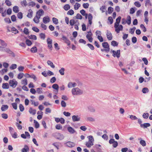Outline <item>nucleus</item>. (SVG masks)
Masks as SVG:
<instances>
[{
    "mask_svg": "<svg viewBox=\"0 0 152 152\" xmlns=\"http://www.w3.org/2000/svg\"><path fill=\"white\" fill-rule=\"evenodd\" d=\"M121 17H118L116 19V22L114 24V27L115 28V31L117 33L120 32V31H122L123 29V26L121 25H119Z\"/></svg>",
    "mask_w": 152,
    "mask_h": 152,
    "instance_id": "f257e3e1",
    "label": "nucleus"
},
{
    "mask_svg": "<svg viewBox=\"0 0 152 152\" xmlns=\"http://www.w3.org/2000/svg\"><path fill=\"white\" fill-rule=\"evenodd\" d=\"M72 93L73 96L80 95L83 94V90L77 87L73 88L72 89Z\"/></svg>",
    "mask_w": 152,
    "mask_h": 152,
    "instance_id": "f03ea898",
    "label": "nucleus"
},
{
    "mask_svg": "<svg viewBox=\"0 0 152 152\" xmlns=\"http://www.w3.org/2000/svg\"><path fill=\"white\" fill-rule=\"evenodd\" d=\"M87 138L88 139V141L86 142V145L87 147L90 148L94 145V139L93 136L91 135L88 136Z\"/></svg>",
    "mask_w": 152,
    "mask_h": 152,
    "instance_id": "7ed1b4c3",
    "label": "nucleus"
},
{
    "mask_svg": "<svg viewBox=\"0 0 152 152\" xmlns=\"http://www.w3.org/2000/svg\"><path fill=\"white\" fill-rule=\"evenodd\" d=\"M9 83L10 86L13 88H15L18 84V82L15 79L10 80L9 81Z\"/></svg>",
    "mask_w": 152,
    "mask_h": 152,
    "instance_id": "20e7f679",
    "label": "nucleus"
},
{
    "mask_svg": "<svg viewBox=\"0 0 152 152\" xmlns=\"http://www.w3.org/2000/svg\"><path fill=\"white\" fill-rule=\"evenodd\" d=\"M55 137L56 139L60 140L63 139L64 137L63 134L58 133H56L55 134Z\"/></svg>",
    "mask_w": 152,
    "mask_h": 152,
    "instance_id": "39448f33",
    "label": "nucleus"
},
{
    "mask_svg": "<svg viewBox=\"0 0 152 152\" xmlns=\"http://www.w3.org/2000/svg\"><path fill=\"white\" fill-rule=\"evenodd\" d=\"M102 47L105 49L106 52H108L110 51V48L109 45L107 42H104L102 44Z\"/></svg>",
    "mask_w": 152,
    "mask_h": 152,
    "instance_id": "423d86ee",
    "label": "nucleus"
},
{
    "mask_svg": "<svg viewBox=\"0 0 152 152\" xmlns=\"http://www.w3.org/2000/svg\"><path fill=\"white\" fill-rule=\"evenodd\" d=\"M47 42L48 44V48L51 50L52 48V40L50 38H48L47 40Z\"/></svg>",
    "mask_w": 152,
    "mask_h": 152,
    "instance_id": "0eeeda50",
    "label": "nucleus"
},
{
    "mask_svg": "<svg viewBox=\"0 0 152 152\" xmlns=\"http://www.w3.org/2000/svg\"><path fill=\"white\" fill-rule=\"evenodd\" d=\"M93 34L91 31L88 32V34L86 35V37L88 40L91 42L93 41V38L92 37Z\"/></svg>",
    "mask_w": 152,
    "mask_h": 152,
    "instance_id": "6e6552de",
    "label": "nucleus"
},
{
    "mask_svg": "<svg viewBox=\"0 0 152 152\" xmlns=\"http://www.w3.org/2000/svg\"><path fill=\"white\" fill-rule=\"evenodd\" d=\"M72 120L73 122H78L80 121L81 118L78 115H73L72 117Z\"/></svg>",
    "mask_w": 152,
    "mask_h": 152,
    "instance_id": "1a4fd4ad",
    "label": "nucleus"
},
{
    "mask_svg": "<svg viewBox=\"0 0 152 152\" xmlns=\"http://www.w3.org/2000/svg\"><path fill=\"white\" fill-rule=\"evenodd\" d=\"M112 52L113 53V56L114 57L116 56L117 58H119L120 57V50H118L116 52L114 50H113Z\"/></svg>",
    "mask_w": 152,
    "mask_h": 152,
    "instance_id": "9d476101",
    "label": "nucleus"
},
{
    "mask_svg": "<svg viewBox=\"0 0 152 152\" xmlns=\"http://www.w3.org/2000/svg\"><path fill=\"white\" fill-rule=\"evenodd\" d=\"M65 144L66 146L70 148L74 147L75 145V144L74 142L70 141L66 142Z\"/></svg>",
    "mask_w": 152,
    "mask_h": 152,
    "instance_id": "9b49d317",
    "label": "nucleus"
},
{
    "mask_svg": "<svg viewBox=\"0 0 152 152\" xmlns=\"http://www.w3.org/2000/svg\"><path fill=\"white\" fill-rule=\"evenodd\" d=\"M44 14V11L42 10H39V11L37 12L36 15L38 17L40 18V17L43 15Z\"/></svg>",
    "mask_w": 152,
    "mask_h": 152,
    "instance_id": "f8f14e48",
    "label": "nucleus"
},
{
    "mask_svg": "<svg viewBox=\"0 0 152 152\" xmlns=\"http://www.w3.org/2000/svg\"><path fill=\"white\" fill-rule=\"evenodd\" d=\"M88 24L91 25L92 23V20L93 19V16L92 14L91 13H89L88 15Z\"/></svg>",
    "mask_w": 152,
    "mask_h": 152,
    "instance_id": "ddd939ff",
    "label": "nucleus"
},
{
    "mask_svg": "<svg viewBox=\"0 0 152 152\" xmlns=\"http://www.w3.org/2000/svg\"><path fill=\"white\" fill-rule=\"evenodd\" d=\"M107 32L106 35L107 39L109 40H112L113 38V36L111 33L108 31H107Z\"/></svg>",
    "mask_w": 152,
    "mask_h": 152,
    "instance_id": "4468645a",
    "label": "nucleus"
},
{
    "mask_svg": "<svg viewBox=\"0 0 152 152\" xmlns=\"http://www.w3.org/2000/svg\"><path fill=\"white\" fill-rule=\"evenodd\" d=\"M67 130L70 134H73L76 132L75 130L71 126L68 127H67Z\"/></svg>",
    "mask_w": 152,
    "mask_h": 152,
    "instance_id": "2eb2a0df",
    "label": "nucleus"
},
{
    "mask_svg": "<svg viewBox=\"0 0 152 152\" xmlns=\"http://www.w3.org/2000/svg\"><path fill=\"white\" fill-rule=\"evenodd\" d=\"M77 85V84L75 82H70L68 84V87L69 88H71L72 87H74Z\"/></svg>",
    "mask_w": 152,
    "mask_h": 152,
    "instance_id": "dca6fc26",
    "label": "nucleus"
},
{
    "mask_svg": "<svg viewBox=\"0 0 152 152\" xmlns=\"http://www.w3.org/2000/svg\"><path fill=\"white\" fill-rule=\"evenodd\" d=\"M50 18L48 16L44 17L43 19V22L44 23H47L49 22Z\"/></svg>",
    "mask_w": 152,
    "mask_h": 152,
    "instance_id": "f3484780",
    "label": "nucleus"
},
{
    "mask_svg": "<svg viewBox=\"0 0 152 152\" xmlns=\"http://www.w3.org/2000/svg\"><path fill=\"white\" fill-rule=\"evenodd\" d=\"M33 14V11L31 9H29L28 10V14L27 15V17L31 18H32Z\"/></svg>",
    "mask_w": 152,
    "mask_h": 152,
    "instance_id": "a211bd4d",
    "label": "nucleus"
},
{
    "mask_svg": "<svg viewBox=\"0 0 152 152\" xmlns=\"http://www.w3.org/2000/svg\"><path fill=\"white\" fill-rule=\"evenodd\" d=\"M29 151L28 147L27 145H25L24 148L21 150L22 152H27Z\"/></svg>",
    "mask_w": 152,
    "mask_h": 152,
    "instance_id": "6ab92c4d",
    "label": "nucleus"
},
{
    "mask_svg": "<svg viewBox=\"0 0 152 152\" xmlns=\"http://www.w3.org/2000/svg\"><path fill=\"white\" fill-rule=\"evenodd\" d=\"M62 37L63 40L68 45H70V42L65 36H62Z\"/></svg>",
    "mask_w": 152,
    "mask_h": 152,
    "instance_id": "aec40b11",
    "label": "nucleus"
},
{
    "mask_svg": "<svg viewBox=\"0 0 152 152\" xmlns=\"http://www.w3.org/2000/svg\"><path fill=\"white\" fill-rule=\"evenodd\" d=\"M138 140H140V143L142 146H145L146 145V143L145 141L142 140L141 138H139Z\"/></svg>",
    "mask_w": 152,
    "mask_h": 152,
    "instance_id": "412c9836",
    "label": "nucleus"
},
{
    "mask_svg": "<svg viewBox=\"0 0 152 152\" xmlns=\"http://www.w3.org/2000/svg\"><path fill=\"white\" fill-rule=\"evenodd\" d=\"M8 106L7 105H3L1 107V110L3 111H5L8 108Z\"/></svg>",
    "mask_w": 152,
    "mask_h": 152,
    "instance_id": "4be33fe9",
    "label": "nucleus"
},
{
    "mask_svg": "<svg viewBox=\"0 0 152 152\" xmlns=\"http://www.w3.org/2000/svg\"><path fill=\"white\" fill-rule=\"evenodd\" d=\"M47 63L50 66L51 68H54L55 67L54 65L53 64L52 62L50 60H48L47 61Z\"/></svg>",
    "mask_w": 152,
    "mask_h": 152,
    "instance_id": "5701e85b",
    "label": "nucleus"
},
{
    "mask_svg": "<svg viewBox=\"0 0 152 152\" xmlns=\"http://www.w3.org/2000/svg\"><path fill=\"white\" fill-rule=\"evenodd\" d=\"M4 51H5L7 53L10 54H13V56H14V54L13 52L11 51L9 48H4Z\"/></svg>",
    "mask_w": 152,
    "mask_h": 152,
    "instance_id": "b1692460",
    "label": "nucleus"
},
{
    "mask_svg": "<svg viewBox=\"0 0 152 152\" xmlns=\"http://www.w3.org/2000/svg\"><path fill=\"white\" fill-rule=\"evenodd\" d=\"M2 88L4 89H8L9 86L7 83H3L2 85Z\"/></svg>",
    "mask_w": 152,
    "mask_h": 152,
    "instance_id": "393cba45",
    "label": "nucleus"
},
{
    "mask_svg": "<svg viewBox=\"0 0 152 152\" xmlns=\"http://www.w3.org/2000/svg\"><path fill=\"white\" fill-rule=\"evenodd\" d=\"M40 18L39 17H38L36 15V16L34 17L33 19L34 21L36 23H38L39 22V19Z\"/></svg>",
    "mask_w": 152,
    "mask_h": 152,
    "instance_id": "a878e982",
    "label": "nucleus"
},
{
    "mask_svg": "<svg viewBox=\"0 0 152 152\" xmlns=\"http://www.w3.org/2000/svg\"><path fill=\"white\" fill-rule=\"evenodd\" d=\"M29 112L30 114L33 115H34L36 113V111L35 110L31 108H30L29 110Z\"/></svg>",
    "mask_w": 152,
    "mask_h": 152,
    "instance_id": "bb28decb",
    "label": "nucleus"
},
{
    "mask_svg": "<svg viewBox=\"0 0 152 152\" xmlns=\"http://www.w3.org/2000/svg\"><path fill=\"white\" fill-rule=\"evenodd\" d=\"M131 18L130 16L129 15L128 16L126 20V22L128 25H130L131 23Z\"/></svg>",
    "mask_w": 152,
    "mask_h": 152,
    "instance_id": "cd10ccee",
    "label": "nucleus"
},
{
    "mask_svg": "<svg viewBox=\"0 0 152 152\" xmlns=\"http://www.w3.org/2000/svg\"><path fill=\"white\" fill-rule=\"evenodd\" d=\"M89 110L91 112L94 113L95 112V109L93 107L89 106L88 107Z\"/></svg>",
    "mask_w": 152,
    "mask_h": 152,
    "instance_id": "c85d7f7f",
    "label": "nucleus"
},
{
    "mask_svg": "<svg viewBox=\"0 0 152 152\" xmlns=\"http://www.w3.org/2000/svg\"><path fill=\"white\" fill-rule=\"evenodd\" d=\"M27 80L26 78L22 80L21 81V83L22 84L24 85H26L27 84Z\"/></svg>",
    "mask_w": 152,
    "mask_h": 152,
    "instance_id": "c756f323",
    "label": "nucleus"
},
{
    "mask_svg": "<svg viewBox=\"0 0 152 152\" xmlns=\"http://www.w3.org/2000/svg\"><path fill=\"white\" fill-rule=\"evenodd\" d=\"M150 126V124L148 123H146L143 124H141L140 126L141 127L147 128L148 127H149Z\"/></svg>",
    "mask_w": 152,
    "mask_h": 152,
    "instance_id": "7c9ffc66",
    "label": "nucleus"
},
{
    "mask_svg": "<svg viewBox=\"0 0 152 152\" xmlns=\"http://www.w3.org/2000/svg\"><path fill=\"white\" fill-rule=\"evenodd\" d=\"M52 87L54 89L56 90L57 91H58L59 86L58 84H54L53 85Z\"/></svg>",
    "mask_w": 152,
    "mask_h": 152,
    "instance_id": "2f4dec72",
    "label": "nucleus"
},
{
    "mask_svg": "<svg viewBox=\"0 0 152 152\" xmlns=\"http://www.w3.org/2000/svg\"><path fill=\"white\" fill-rule=\"evenodd\" d=\"M13 10L15 12L17 13L19 11V7L17 6H15L13 8Z\"/></svg>",
    "mask_w": 152,
    "mask_h": 152,
    "instance_id": "473e14b6",
    "label": "nucleus"
},
{
    "mask_svg": "<svg viewBox=\"0 0 152 152\" xmlns=\"http://www.w3.org/2000/svg\"><path fill=\"white\" fill-rule=\"evenodd\" d=\"M142 92L144 94H145L149 92V90L147 88L145 87L142 89Z\"/></svg>",
    "mask_w": 152,
    "mask_h": 152,
    "instance_id": "72a5a7b5",
    "label": "nucleus"
},
{
    "mask_svg": "<svg viewBox=\"0 0 152 152\" xmlns=\"http://www.w3.org/2000/svg\"><path fill=\"white\" fill-rule=\"evenodd\" d=\"M37 48L36 47H33L31 49V51L32 53H35L37 51Z\"/></svg>",
    "mask_w": 152,
    "mask_h": 152,
    "instance_id": "f704fd0d",
    "label": "nucleus"
},
{
    "mask_svg": "<svg viewBox=\"0 0 152 152\" xmlns=\"http://www.w3.org/2000/svg\"><path fill=\"white\" fill-rule=\"evenodd\" d=\"M70 6L68 4L65 5L64 7V9L65 10L67 11L70 9Z\"/></svg>",
    "mask_w": 152,
    "mask_h": 152,
    "instance_id": "c9c22d12",
    "label": "nucleus"
},
{
    "mask_svg": "<svg viewBox=\"0 0 152 152\" xmlns=\"http://www.w3.org/2000/svg\"><path fill=\"white\" fill-rule=\"evenodd\" d=\"M11 31L12 33L16 34L18 33V31L15 28L13 27L12 28Z\"/></svg>",
    "mask_w": 152,
    "mask_h": 152,
    "instance_id": "e433bc0d",
    "label": "nucleus"
},
{
    "mask_svg": "<svg viewBox=\"0 0 152 152\" xmlns=\"http://www.w3.org/2000/svg\"><path fill=\"white\" fill-rule=\"evenodd\" d=\"M65 69L64 68H62L59 71V72L61 75H64V71Z\"/></svg>",
    "mask_w": 152,
    "mask_h": 152,
    "instance_id": "4c0bfd02",
    "label": "nucleus"
},
{
    "mask_svg": "<svg viewBox=\"0 0 152 152\" xmlns=\"http://www.w3.org/2000/svg\"><path fill=\"white\" fill-rule=\"evenodd\" d=\"M52 20L53 23L55 24H57L58 23V19L56 18H53Z\"/></svg>",
    "mask_w": 152,
    "mask_h": 152,
    "instance_id": "58836bf2",
    "label": "nucleus"
},
{
    "mask_svg": "<svg viewBox=\"0 0 152 152\" xmlns=\"http://www.w3.org/2000/svg\"><path fill=\"white\" fill-rule=\"evenodd\" d=\"M0 44L3 46H6L7 44L3 40L0 39Z\"/></svg>",
    "mask_w": 152,
    "mask_h": 152,
    "instance_id": "ea45409f",
    "label": "nucleus"
},
{
    "mask_svg": "<svg viewBox=\"0 0 152 152\" xmlns=\"http://www.w3.org/2000/svg\"><path fill=\"white\" fill-rule=\"evenodd\" d=\"M2 118L4 119H7L8 118V115L7 114L5 113H3L1 114Z\"/></svg>",
    "mask_w": 152,
    "mask_h": 152,
    "instance_id": "a19ab883",
    "label": "nucleus"
},
{
    "mask_svg": "<svg viewBox=\"0 0 152 152\" xmlns=\"http://www.w3.org/2000/svg\"><path fill=\"white\" fill-rule=\"evenodd\" d=\"M80 6V4L78 3H76L74 5V9L75 10H77Z\"/></svg>",
    "mask_w": 152,
    "mask_h": 152,
    "instance_id": "79ce46f5",
    "label": "nucleus"
},
{
    "mask_svg": "<svg viewBox=\"0 0 152 152\" xmlns=\"http://www.w3.org/2000/svg\"><path fill=\"white\" fill-rule=\"evenodd\" d=\"M149 114L148 113H144L142 115V117L144 118L147 119L149 116Z\"/></svg>",
    "mask_w": 152,
    "mask_h": 152,
    "instance_id": "37998d69",
    "label": "nucleus"
},
{
    "mask_svg": "<svg viewBox=\"0 0 152 152\" xmlns=\"http://www.w3.org/2000/svg\"><path fill=\"white\" fill-rule=\"evenodd\" d=\"M29 38L31 39L36 40L37 39L36 36L35 35H31L29 36Z\"/></svg>",
    "mask_w": 152,
    "mask_h": 152,
    "instance_id": "c03bdc74",
    "label": "nucleus"
},
{
    "mask_svg": "<svg viewBox=\"0 0 152 152\" xmlns=\"http://www.w3.org/2000/svg\"><path fill=\"white\" fill-rule=\"evenodd\" d=\"M74 11L72 10H69L67 12V14L70 15H73L74 14Z\"/></svg>",
    "mask_w": 152,
    "mask_h": 152,
    "instance_id": "a18cd8bd",
    "label": "nucleus"
},
{
    "mask_svg": "<svg viewBox=\"0 0 152 152\" xmlns=\"http://www.w3.org/2000/svg\"><path fill=\"white\" fill-rule=\"evenodd\" d=\"M21 5L22 6H27V2L26 0H23L20 2Z\"/></svg>",
    "mask_w": 152,
    "mask_h": 152,
    "instance_id": "49530a36",
    "label": "nucleus"
},
{
    "mask_svg": "<svg viewBox=\"0 0 152 152\" xmlns=\"http://www.w3.org/2000/svg\"><path fill=\"white\" fill-rule=\"evenodd\" d=\"M145 6H146L147 5H149L150 6H152V4L150 0H145Z\"/></svg>",
    "mask_w": 152,
    "mask_h": 152,
    "instance_id": "de8ad7c7",
    "label": "nucleus"
},
{
    "mask_svg": "<svg viewBox=\"0 0 152 152\" xmlns=\"http://www.w3.org/2000/svg\"><path fill=\"white\" fill-rule=\"evenodd\" d=\"M17 16L18 18L21 19L23 18V14L21 12H18L17 14Z\"/></svg>",
    "mask_w": 152,
    "mask_h": 152,
    "instance_id": "09e8293b",
    "label": "nucleus"
},
{
    "mask_svg": "<svg viewBox=\"0 0 152 152\" xmlns=\"http://www.w3.org/2000/svg\"><path fill=\"white\" fill-rule=\"evenodd\" d=\"M24 76V74L22 73H20L18 75V78L20 79L22 78Z\"/></svg>",
    "mask_w": 152,
    "mask_h": 152,
    "instance_id": "8fccbe9b",
    "label": "nucleus"
},
{
    "mask_svg": "<svg viewBox=\"0 0 152 152\" xmlns=\"http://www.w3.org/2000/svg\"><path fill=\"white\" fill-rule=\"evenodd\" d=\"M111 45L114 46H117L118 43L115 41H113L111 42Z\"/></svg>",
    "mask_w": 152,
    "mask_h": 152,
    "instance_id": "3c124183",
    "label": "nucleus"
},
{
    "mask_svg": "<svg viewBox=\"0 0 152 152\" xmlns=\"http://www.w3.org/2000/svg\"><path fill=\"white\" fill-rule=\"evenodd\" d=\"M34 123L35 124V126L36 128H38L39 127V123L36 120H34Z\"/></svg>",
    "mask_w": 152,
    "mask_h": 152,
    "instance_id": "603ef678",
    "label": "nucleus"
},
{
    "mask_svg": "<svg viewBox=\"0 0 152 152\" xmlns=\"http://www.w3.org/2000/svg\"><path fill=\"white\" fill-rule=\"evenodd\" d=\"M26 43L27 45L28 46H31L32 44L31 41L28 39H27L26 40Z\"/></svg>",
    "mask_w": 152,
    "mask_h": 152,
    "instance_id": "864d4df0",
    "label": "nucleus"
},
{
    "mask_svg": "<svg viewBox=\"0 0 152 152\" xmlns=\"http://www.w3.org/2000/svg\"><path fill=\"white\" fill-rule=\"evenodd\" d=\"M76 18L77 19L81 20L82 18V16L80 14L78 13L76 16Z\"/></svg>",
    "mask_w": 152,
    "mask_h": 152,
    "instance_id": "5fc2aeb1",
    "label": "nucleus"
},
{
    "mask_svg": "<svg viewBox=\"0 0 152 152\" xmlns=\"http://www.w3.org/2000/svg\"><path fill=\"white\" fill-rule=\"evenodd\" d=\"M140 27L143 32H145L146 31V28L143 24H141L140 26Z\"/></svg>",
    "mask_w": 152,
    "mask_h": 152,
    "instance_id": "6e6d98bb",
    "label": "nucleus"
},
{
    "mask_svg": "<svg viewBox=\"0 0 152 152\" xmlns=\"http://www.w3.org/2000/svg\"><path fill=\"white\" fill-rule=\"evenodd\" d=\"M61 105L62 107H65L66 106V103L63 100L61 102Z\"/></svg>",
    "mask_w": 152,
    "mask_h": 152,
    "instance_id": "4d7b16f0",
    "label": "nucleus"
},
{
    "mask_svg": "<svg viewBox=\"0 0 152 152\" xmlns=\"http://www.w3.org/2000/svg\"><path fill=\"white\" fill-rule=\"evenodd\" d=\"M83 6L84 8H88L89 7V4L88 3H84L83 5Z\"/></svg>",
    "mask_w": 152,
    "mask_h": 152,
    "instance_id": "13d9d810",
    "label": "nucleus"
},
{
    "mask_svg": "<svg viewBox=\"0 0 152 152\" xmlns=\"http://www.w3.org/2000/svg\"><path fill=\"white\" fill-rule=\"evenodd\" d=\"M17 68V65L15 64H13L11 65L10 68L12 69H14Z\"/></svg>",
    "mask_w": 152,
    "mask_h": 152,
    "instance_id": "bf43d9fd",
    "label": "nucleus"
},
{
    "mask_svg": "<svg viewBox=\"0 0 152 152\" xmlns=\"http://www.w3.org/2000/svg\"><path fill=\"white\" fill-rule=\"evenodd\" d=\"M129 118L132 120H135L137 119V118L136 116L133 115H130Z\"/></svg>",
    "mask_w": 152,
    "mask_h": 152,
    "instance_id": "052dcab7",
    "label": "nucleus"
},
{
    "mask_svg": "<svg viewBox=\"0 0 152 152\" xmlns=\"http://www.w3.org/2000/svg\"><path fill=\"white\" fill-rule=\"evenodd\" d=\"M142 60L144 61L145 65H147L148 64V61L146 58H142Z\"/></svg>",
    "mask_w": 152,
    "mask_h": 152,
    "instance_id": "680f3d73",
    "label": "nucleus"
},
{
    "mask_svg": "<svg viewBox=\"0 0 152 152\" xmlns=\"http://www.w3.org/2000/svg\"><path fill=\"white\" fill-rule=\"evenodd\" d=\"M12 137L14 138H16L17 137V133L15 132L14 133H11Z\"/></svg>",
    "mask_w": 152,
    "mask_h": 152,
    "instance_id": "e2e57ef3",
    "label": "nucleus"
},
{
    "mask_svg": "<svg viewBox=\"0 0 152 152\" xmlns=\"http://www.w3.org/2000/svg\"><path fill=\"white\" fill-rule=\"evenodd\" d=\"M63 114L66 116L67 117L71 115V113H70L65 111L63 112Z\"/></svg>",
    "mask_w": 152,
    "mask_h": 152,
    "instance_id": "0e129e2a",
    "label": "nucleus"
},
{
    "mask_svg": "<svg viewBox=\"0 0 152 152\" xmlns=\"http://www.w3.org/2000/svg\"><path fill=\"white\" fill-rule=\"evenodd\" d=\"M32 29L34 31L36 32H38L39 31V29L36 27H33L32 28Z\"/></svg>",
    "mask_w": 152,
    "mask_h": 152,
    "instance_id": "69168bd1",
    "label": "nucleus"
},
{
    "mask_svg": "<svg viewBox=\"0 0 152 152\" xmlns=\"http://www.w3.org/2000/svg\"><path fill=\"white\" fill-rule=\"evenodd\" d=\"M40 37V38L42 39H44L45 38V34L43 33H41L39 35Z\"/></svg>",
    "mask_w": 152,
    "mask_h": 152,
    "instance_id": "338daca9",
    "label": "nucleus"
},
{
    "mask_svg": "<svg viewBox=\"0 0 152 152\" xmlns=\"http://www.w3.org/2000/svg\"><path fill=\"white\" fill-rule=\"evenodd\" d=\"M134 4L135 5L138 7H139L141 6V4L138 1L135 2Z\"/></svg>",
    "mask_w": 152,
    "mask_h": 152,
    "instance_id": "774afa93",
    "label": "nucleus"
}]
</instances>
